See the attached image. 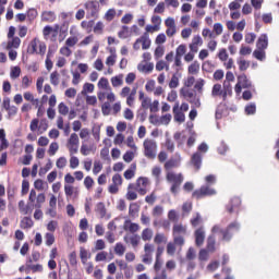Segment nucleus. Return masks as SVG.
Instances as JSON below:
<instances>
[{
  "instance_id": "f257e3e1",
  "label": "nucleus",
  "mask_w": 279,
  "mask_h": 279,
  "mask_svg": "<svg viewBox=\"0 0 279 279\" xmlns=\"http://www.w3.org/2000/svg\"><path fill=\"white\" fill-rule=\"evenodd\" d=\"M239 223L233 222L231 225H229V227L227 228L226 231L221 230V227H219L218 225L214 226L211 229V235L208 236L207 239V252H215L216 247H215V234H222V241H230V239H232V235L234 234V232H239Z\"/></svg>"
},
{
  "instance_id": "f03ea898",
  "label": "nucleus",
  "mask_w": 279,
  "mask_h": 279,
  "mask_svg": "<svg viewBox=\"0 0 279 279\" xmlns=\"http://www.w3.org/2000/svg\"><path fill=\"white\" fill-rule=\"evenodd\" d=\"M169 221L175 222V209H170L168 213ZM167 254L173 256L175 254V223L172 225V241L167 244Z\"/></svg>"
},
{
  "instance_id": "7ed1b4c3",
  "label": "nucleus",
  "mask_w": 279,
  "mask_h": 279,
  "mask_svg": "<svg viewBox=\"0 0 279 279\" xmlns=\"http://www.w3.org/2000/svg\"><path fill=\"white\" fill-rule=\"evenodd\" d=\"M231 94L232 88H230L227 82L223 83V89L221 88V84H215L211 89V97H221L222 99H226V97Z\"/></svg>"
},
{
  "instance_id": "20e7f679",
  "label": "nucleus",
  "mask_w": 279,
  "mask_h": 279,
  "mask_svg": "<svg viewBox=\"0 0 279 279\" xmlns=\"http://www.w3.org/2000/svg\"><path fill=\"white\" fill-rule=\"evenodd\" d=\"M211 195H217V191L210 185H203L199 190L193 192V197L196 199H202V197H210Z\"/></svg>"
},
{
  "instance_id": "39448f33",
  "label": "nucleus",
  "mask_w": 279,
  "mask_h": 279,
  "mask_svg": "<svg viewBox=\"0 0 279 279\" xmlns=\"http://www.w3.org/2000/svg\"><path fill=\"white\" fill-rule=\"evenodd\" d=\"M143 145H144V155L146 156V158H151L154 160V158H156V150H154L157 147L156 142L149 138H146Z\"/></svg>"
},
{
  "instance_id": "423d86ee",
  "label": "nucleus",
  "mask_w": 279,
  "mask_h": 279,
  "mask_svg": "<svg viewBox=\"0 0 279 279\" xmlns=\"http://www.w3.org/2000/svg\"><path fill=\"white\" fill-rule=\"evenodd\" d=\"M252 87V82L247 80V75L241 74L238 76V83L235 85V93L236 95H241V90L243 88Z\"/></svg>"
},
{
  "instance_id": "0eeeda50",
  "label": "nucleus",
  "mask_w": 279,
  "mask_h": 279,
  "mask_svg": "<svg viewBox=\"0 0 279 279\" xmlns=\"http://www.w3.org/2000/svg\"><path fill=\"white\" fill-rule=\"evenodd\" d=\"M75 45H77V36L75 35L70 36L65 40V46L60 48V53H64V51H66L65 56L66 58H69L73 53V51L71 50V47H75Z\"/></svg>"
},
{
  "instance_id": "6e6552de",
  "label": "nucleus",
  "mask_w": 279,
  "mask_h": 279,
  "mask_svg": "<svg viewBox=\"0 0 279 279\" xmlns=\"http://www.w3.org/2000/svg\"><path fill=\"white\" fill-rule=\"evenodd\" d=\"M68 145L70 153L77 154V149L80 148V136H77V133H72L70 135Z\"/></svg>"
},
{
  "instance_id": "1a4fd4ad",
  "label": "nucleus",
  "mask_w": 279,
  "mask_h": 279,
  "mask_svg": "<svg viewBox=\"0 0 279 279\" xmlns=\"http://www.w3.org/2000/svg\"><path fill=\"white\" fill-rule=\"evenodd\" d=\"M85 10H92L89 15H86V19H90V16H96L97 19V12H99V1L97 0H90L84 4Z\"/></svg>"
},
{
  "instance_id": "9d476101",
  "label": "nucleus",
  "mask_w": 279,
  "mask_h": 279,
  "mask_svg": "<svg viewBox=\"0 0 279 279\" xmlns=\"http://www.w3.org/2000/svg\"><path fill=\"white\" fill-rule=\"evenodd\" d=\"M194 239L196 247H202L204 245V241H206V231L204 230V227L195 230Z\"/></svg>"
},
{
  "instance_id": "9b49d317",
  "label": "nucleus",
  "mask_w": 279,
  "mask_h": 279,
  "mask_svg": "<svg viewBox=\"0 0 279 279\" xmlns=\"http://www.w3.org/2000/svg\"><path fill=\"white\" fill-rule=\"evenodd\" d=\"M202 45H204V39H202V36L195 35L192 38V43L190 44V51H192V53H197V51H199V47H202Z\"/></svg>"
},
{
  "instance_id": "f8f14e48",
  "label": "nucleus",
  "mask_w": 279,
  "mask_h": 279,
  "mask_svg": "<svg viewBox=\"0 0 279 279\" xmlns=\"http://www.w3.org/2000/svg\"><path fill=\"white\" fill-rule=\"evenodd\" d=\"M124 230L125 232H131V234H134L135 232H138L141 230V226L136 222H132L130 218L124 220Z\"/></svg>"
},
{
  "instance_id": "ddd939ff",
  "label": "nucleus",
  "mask_w": 279,
  "mask_h": 279,
  "mask_svg": "<svg viewBox=\"0 0 279 279\" xmlns=\"http://www.w3.org/2000/svg\"><path fill=\"white\" fill-rule=\"evenodd\" d=\"M141 181H142V186L144 187L137 189V193H140V195H147V184H149V179L147 177H140L136 180L137 186H141Z\"/></svg>"
},
{
  "instance_id": "4468645a",
  "label": "nucleus",
  "mask_w": 279,
  "mask_h": 279,
  "mask_svg": "<svg viewBox=\"0 0 279 279\" xmlns=\"http://www.w3.org/2000/svg\"><path fill=\"white\" fill-rule=\"evenodd\" d=\"M169 88H171V92L168 94L167 100L168 101H175V72H172L171 80L169 82Z\"/></svg>"
},
{
  "instance_id": "2eb2a0df",
  "label": "nucleus",
  "mask_w": 279,
  "mask_h": 279,
  "mask_svg": "<svg viewBox=\"0 0 279 279\" xmlns=\"http://www.w3.org/2000/svg\"><path fill=\"white\" fill-rule=\"evenodd\" d=\"M137 43L142 44V49L147 50L151 47V38H149V34L143 33V35L137 38Z\"/></svg>"
},
{
  "instance_id": "dca6fc26",
  "label": "nucleus",
  "mask_w": 279,
  "mask_h": 279,
  "mask_svg": "<svg viewBox=\"0 0 279 279\" xmlns=\"http://www.w3.org/2000/svg\"><path fill=\"white\" fill-rule=\"evenodd\" d=\"M269 47V37H267V34H262L256 43V48L257 49H267Z\"/></svg>"
},
{
  "instance_id": "f3484780",
  "label": "nucleus",
  "mask_w": 279,
  "mask_h": 279,
  "mask_svg": "<svg viewBox=\"0 0 279 279\" xmlns=\"http://www.w3.org/2000/svg\"><path fill=\"white\" fill-rule=\"evenodd\" d=\"M241 206V198L233 197L227 206L228 213H239V207Z\"/></svg>"
},
{
  "instance_id": "a211bd4d",
  "label": "nucleus",
  "mask_w": 279,
  "mask_h": 279,
  "mask_svg": "<svg viewBox=\"0 0 279 279\" xmlns=\"http://www.w3.org/2000/svg\"><path fill=\"white\" fill-rule=\"evenodd\" d=\"M59 43H62L69 36V21L64 20L59 28Z\"/></svg>"
},
{
  "instance_id": "6ab92c4d",
  "label": "nucleus",
  "mask_w": 279,
  "mask_h": 279,
  "mask_svg": "<svg viewBox=\"0 0 279 279\" xmlns=\"http://www.w3.org/2000/svg\"><path fill=\"white\" fill-rule=\"evenodd\" d=\"M136 175V162L131 163L130 168L126 169L123 173L125 180H132Z\"/></svg>"
},
{
  "instance_id": "aec40b11",
  "label": "nucleus",
  "mask_w": 279,
  "mask_h": 279,
  "mask_svg": "<svg viewBox=\"0 0 279 279\" xmlns=\"http://www.w3.org/2000/svg\"><path fill=\"white\" fill-rule=\"evenodd\" d=\"M27 53H31L32 56H34V53H38V37L31 40L27 47Z\"/></svg>"
},
{
  "instance_id": "412c9836",
  "label": "nucleus",
  "mask_w": 279,
  "mask_h": 279,
  "mask_svg": "<svg viewBox=\"0 0 279 279\" xmlns=\"http://www.w3.org/2000/svg\"><path fill=\"white\" fill-rule=\"evenodd\" d=\"M166 178L168 182H171L170 191L172 195H175V172H168Z\"/></svg>"
},
{
  "instance_id": "4be33fe9",
  "label": "nucleus",
  "mask_w": 279,
  "mask_h": 279,
  "mask_svg": "<svg viewBox=\"0 0 279 279\" xmlns=\"http://www.w3.org/2000/svg\"><path fill=\"white\" fill-rule=\"evenodd\" d=\"M236 64L240 71H247L250 69V61L245 60L243 57L236 59Z\"/></svg>"
},
{
  "instance_id": "5701e85b",
  "label": "nucleus",
  "mask_w": 279,
  "mask_h": 279,
  "mask_svg": "<svg viewBox=\"0 0 279 279\" xmlns=\"http://www.w3.org/2000/svg\"><path fill=\"white\" fill-rule=\"evenodd\" d=\"M10 39L7 49H19L21 47V37H11Z\"/></svg>"
},
{
  "instance_id": "b1692460",
  "label": "nucleus",
  "mask_w": 279,
  "mask_h": 279,
  "mask_svg": "<svg viewBox=\"0 0 279 279\" xmlns=\"http://www.w3.org/2000/svg\"><path fill=\"white\" fill-rule=\"evenodd\" d=\"M137 69L142 71V73H151L154 71V64L151 62L145 63V64H137Z\"/></svg>"
},
{
  "instance_id": "393cba45",
  "label": "nucleus",
  "mask_w": 279,
  "mask_h": 279,
  "mask_svg": "<svg viewBox=\"0 0 279 279\" xmlns=\"http://www.w3.org/2000/svg\"><path fill=\"white\" fill-rule=\"evenodd\" d=\"M98 88L101 90H111L110 89V82H108V78L102 76L98 81Z\"/></svg>"
},
{
  "instance_id": "a878e982",
  "label": "nucleus",
  "mask_w": 279,
  "mask_h": 279,
  "mask_svg": "<svg viewBox=\"0 0 279 279\" xmlns=\"http://www.w3.org/2000/svg\"><path fill=\"white\" fill-rule=\"evenodd\" d=\"M192 165L196 168V169H201L202 167V154L201 153H195L192 156Z\"/></svg>"
},
{
  "instance_id": "bb28decb",
  "label": "nucleus",
  "mask_w": 279,
  "mask_h": 279,
  "mask_svg": "<svg viewBox=\"0 0 279 279\" xmlns=\"http://www.w3.org/2000/svg\"><path fill=\"white\" fill-rule=\"evenodd\" d=\"M187 73L190 75H197L199 73V62L194 61L190 66L187 68Z\"/></svg>"
},
{
  "instance_id": "cd10ccee",
  "label": "nucleus",
  "mask_w": 279,
  "mask_h": 279,
  "mask_svg": "<svg viewBox=\"0 0 279 279\" xmlns=\"http://www.w3.org/2000/svg\"><path fill=\"white\" fill-rule=\"evenodd\" d=\"M111 84H112L113 88H117V87L123 85V74H118V75L111 77Z\"/></svg>"
},
{
  "instance_id": "c85d7f7f",
  "label": "nucleus",
  "mask_w": 279,
  "mask_h": 279,
  "mask_svg": "<svg viewBox=\"0 0 279 279\" xmlns=\"http://www.w3.org/2000/svg\"><path fill=\"white\" fill-rule=\"evenodd\" d=\"M131 34H130V27L128 25H122V29L118 32V37L125 39V38H130Z\"/></svg>"
},
{
  "instance_id": "c756f323",
  "label": "nucleus",
  "mask_w": 279,
  "mask_h": 279,
  "mask_svg": "<svg viewBox=\"0 0 279 279\" xmlns=\"http://www.w3.org/2000/svg\"><path fill=\"white\" fill-rule=\"evenodd\" d=\"M136 156V151L134 149H129L123 154V160L124 162H132L134 160V157Z\"/></svg>"
},
{
  "instance_id": "7c9ffc66",
  "label": "nucleus",
  "mask_w": 279,
  "mask_h": 279,
  "mask_svg": "<svg viewBox=\"0 0 279 279\" xmlns=\"http://www.w3.org/2000/svg\"><path fill=\"white\" fill-rule=\"evenodd\" d=\"M140 208L141 206L138 205V203H131L129 207L130 217H136V215H138Z\"/></svg>"
},
{
  "instance_id": "2f4dec72",
  "label": "nucleus",
  "mask_w": 279,
  "mask_h": 279,
  "mask_svg": "<svg viewBox=\"0 0 279 279\" xmlns=\"http://www.w3.org/2000/svg\"><path fill=\"white\" fill-rule=\"evenodd\" d=\"M10 77L11 80H19V77H21V66L19 65L12 66L10 72Z\"/></svg>"
},
{
  "instance_id": "473e14b6",
  "label": "nucleus",
  "mask_w": 279,
  "mask_h": 279,
  "mask_svg": "<svg viewBox=\"0 0 279 279\" xmlns=\"http://www.w3.org/2000/svg\"><path fill=\"white\" fill-rule=\"evenodd\" d=\"M213 34L215 38H217V36H221L223 34V24L215 23L213 27Z\"/></svg>"
},
{
  "instance_id": "72a5a7b5",
  "label": "nucleus",
  "mask_w": 279,
  "mask_h": 279,
  "mask_svg": "<svg viewBox=\"0 0 279 279\" xmlns=\"http://www.w3.org/2000/svg\"><path fill=\"white\" fill-rule=\"evenodd\" d=\"M80 258H81V263L83 265H86V260H88V258H90V254H88V251H86V248H84V246H81Z\"/></svg>"
},
{
  "instance_id": "f704fd0d",
  "label": "nucleus",
  "mask_w": 279,
  "mask_h": 279,
  "mask_svg": "<svg viewBox=\"0 0 279 279\" xmlns=\"http://www.w3.org/2000/svg\"><path fill=\"white\" fill-rule=\"evenodd\" d=\"M153 226H155V228H158V226H162V228H165V230H169L171 228V221L165 219L162 220H154Z\"/></svg>"
},
{
  "instance_id": "c9c22d12",
  "label": "nucleus",
  "mask_w": 279,
  "mask_h": 279,
  "mask_svg": "<svg viewBox=\"0 0 279 279\" xmlns=\"http://www.w3.org/2000/svg\"><path fill=\"white\" fill-rule=\"evenodd\" d=\"M38 16V11L35 8H31L26 12V19L32 23V21H35V19Z\"/></svg>"
},
{
  "instance_id": "e433bc0d",
  "label": "nucleus",
  "mask_w": 279,
  "mask_h": 279,
  "mask_svg": "<svg viewBox=\"0 0 279 279\" xmlns=\"http://www.w3.org/2000/svg\"><path fill=\"white\" fill-rule=\"evenodd\" d=\"M45 186H48L45 180L37 179L34 181V189H36V191H45Z\"/></svg>"
},
{
  "instance_id": "4c0bfd02",
  "label": "nucleus",
  "mask_w": 279,
  "mask_h": 279,
  "mask_svg": "<svg viewBox=\"0 0 279 279\" xmlns=\"http://www.w3.org/2000/svg\"><path fill=\"white\" fill-rule=\"evenodd\" d=\"M31 269H32L33 274H36L38 271H43V265H40V264H35V265L29 264V265H27L26 269H25L26 274H29Z\"/></svg>"
},
{
  "instance_id": "58836bf2",
  "label": "nucleus",
  "mask_w": 279,
  "mask_h": 279,
  "mask_svg": "<svg viewBox=\"0 0 279 279\" xmlns=\"http://www.w3.org/2000/svg\"><path fill=\"white\" fill-rule=\"evenodd\" d=\"M241 3H243V0H233L232 2H230L228 5L230 12L241 10Z\"/></svg>"
},
{
  "instance_id": "ea45409f",
  "label": "nucleus",
  "mask_w": 279,
  "mask_h": 279,
  "mask_svg": "<svg viewBox=\"0 0 279 279\" xmlns=\"http://www.w3.org/2000/svg\"><path fill=\"white\" fill-rule=\"evenodd\" d=\"M114 254H117V256H123V254H125V245L121 242L116 243Z\"/></svg>"
},
{
  "instance_id": "a19ab883",
  "label": "nucleus",
  "mask_w": 279,
  "mask_h": 279,
  "mask_svg": "<svg viewBox=\"0 0 279 279\" xmlns=\"http://www.w3.org/2000/svg\"><path fill=\"white\" fill-rule=\"evenodd\" d=\"M94 92H95V84L85 83L83 85V90L81 93H82V95H88V93H94Z\"/></svg>"
},
{
  "instance_id": "79ce46f5",
  "label": "nucleus",
  "mask_w": 279,
  "mask_h": 279,
  "mask_svg": "<svg viewBox=\"0 0 279 279\" xmlns=\"http://www.w3.org/2000/svg\"><path fill=\"white\" fill-rule=\"evenodd\" d=\"M153 26H155L156 31L160 32V25L162 23V19L160 17V15H153L150 19Z\"/></svg>"
},
{
  "instance_id": "37998d69",
  "label": "nucleus",
  "mask_w": 279,
  "mask_h": 279,
  "mask_svg": "<svg viewBox=\"0 0 279 279\" xmlns=\"http://www.w3.org/2000/svg\"><path fill=\"white\" fill-rule=\"evenodd\" d=\"M50 84H52V86L60 84V74L56 70L50 74Z\"/></svg>"
},
{
  "instance_id": "c03bdc74",
  "label": "nucleus",
  "mask_w": 279,
  "mask_h": 279,
  "mask_svg": "<svg viewBox=\"0 0 279 279\" xmlns=\"http://www.w3.org/2000/svg\"><path fill=\"white\" fill-rule=\"evenodd\" d=\"M43 14H47V16H43L41 21L53 23L56 21V12L53 11H45Z\"/></svg>"
},
{
  "instance_id": "a18cd8bd",
  "label": "nucleus",
  "mask_w": 279,
  "mask_h": 279,
  "mask_svg": "<svg viewBox=\"0 0 279 279\" xmlns=\"http://www.w3.org/2000/svg\"><path fill=\"white\" fill-rule=\"evenodd\" d=\"M49 129V121L46 118H43L39 121V134H45V131Z\"/></svg>"
},
{
  "instance_id": "49530a36",
  "label": "nucleus",
  "mask_w": 279,
  "mask_h": 279,
  "mask_svg": "<svg viewBox=\"0 0 279 279\" xmlns=\"http://www.w3.org/2000/svg\"><path fill=\"white\" fill-rule=\"evenodd\" d=\"M58 149H60V145L58 144V142H52L48 148L49 156H56Z\"/></svg>"
},
{
  "instance_id": "de8ad7c7",
  "label": "nucleus",
  "mask_w": 279,
  "mask_h": 279,
  "mask_svg": "<svg viewBox=\"0 0 279 279\" xmlns=\"http://www.w3.org/2000/svg\"><path fill=\"white\" fill-rule=\"evenodd\" d=\"M29 130H31V132H36V130H38V131L40 130V120L38 118H34L31 121Z\"/></svg>"
},
{
  "instance_id": "09e8293b",
  "label": "nucleus",
  "mask_w": 279,
  "mask_h": 279,
  "mask_svg": "<svg viewBox=\"0 0 279 279\" xmlns=\"http://www.w3.org/2000/svg\"><path fill=\"white\" fill-rule=\"evenodd\" d=\"M110 110H112V106H110V101H105L101 105V112L104 117H108V114H110Z\"/></svg>"
},
{
  "instance_id": "8fccbe9b",
  "label": "nucleus",
  "mask_w": 279,
  "mask_h": 279,
  "mask_svg": "<svg viewBox=\"0 0 279 279\" xmlns=\"http://www.w3.org/2000/svg\"><path fill=\"white\" fill-rule=\"evenodd\" d=\"M45 239H46V245H48V247H51V245L56 243V235H53L52 232H47L45 235Z\"/></svg>"
},
{
  "instance_id": "3c124183",
  "label": "nucleus",
  "mask_w": 279,
  "mask_h": 279,
  "mask_svg": "<svg viewBox=\"0 0 279 279\" xmlns=\"http://www.w3.org/2000/svg\"><path fill=\"white\" fill-rule=\"evenodd\" d=\"M107 259H108V252H106V251H101V252L97 253L95 256L96 263H101Z\"/></svg>"
},
{
  "instance_id": "603ef678",
  "label": "nucleus",
  "mask_w": 279,
  "mask_h": 279,
  "mask_svg": "<svg viewBox=\"0 0 279 279\" xmlns=\"http://www.w3.org/2000/svg\"><path fill=\"white\" fill-rule=\"evenodd\" d=\"M218 58L220 62L228 61V59H230L228 54V50H226V48L220 49L218 52Z\"/></svg>"
},
{
  "instance_id": "864d4df0",
  "label": "nucleus",
  "mask_w": 279,
  "mask_h": 279,
  "mask_svg": "<svg viewBox=\"0 0 279 279\" xmlns=\"http://www.w3.org/2000/svg\"><path fill=\"white\" fill-rule=\"evenodd\" d=\"M59 114L62 117H66V113L69 112V107L64 104V101H61L58 105Z\"/></svg>"
},
{
  "instance_id": "5fc2aeb1",
  "label": "nucleus",
  "mask_w": 279,
  "mask_h": 279,
  "mask_svg": "<svg viewBox=\"0 0 279 279\" xmlns=\"http://www.w3.org/2000/svg\"><path fill=\"white\" fill-rule=\"evenodd\" d=\"M253 56L256 58V60H260V62H263V60L266 58L265 50L258 48L254 50Z\"/></svg>"
},
{
  "instance_id": "6e6d98bb",
  "label": "nucleus",
  "mask_w": 279,
  "mask_h": 279,
  "mask_svg": "<svg viewBox=\"0 0 279 279\" xmlns=\"http://www.w3.org/2000/svg\"><path fill=\"white\" fill-rule=\"evenodd\" d=\"M29 193V180L23 179L21 195H27Z\"/></svg>"
},
{
  "instance_id": "4d7b16f0",
  "label": "nucleus",
  "mask_w": 279,
  "mask_h": 279,
  "mask_svg": "<svg viewBox=\"0 0 279 279\" xmlns=\"http://www.w3.org/2000/svg\"><path fill=\"white\" fill-rule=\"evenodd\" d=\"M156 45H165L167 43V35L165 33H159L155 39Z\"/></svg>"
},
{
  "instance_id": "13d9d810",
  "label": "nucleus",
  "mask_w": 279,
  "mask_h": 279,
  "mask_svg": "<svg viewBox=\"0 0 279 279\" xmlns=\"http://www.w3.org/2000/svg\"><path fill=\"white\" fill-rule=\"evenodd\" d=\"M169 69V63L167 61L159 60L156 63V71H165Z\"/></svg>"
},
{
  "instance_id": "bf43d9fd",
  "label": "nucleus",
  "mask_w": 279,
  "mask_h": 279,
  "mask_svg": "<svg viewBox=\"0 0 279 279\" xmlns=\"http://www.w3.org/2000/svg\"><path fill=\"white\" fill-rule=\"evenodd\" d=\"M114 145H123L125 143V135L123 133H118L113 138Z\"/></svg>"
},
{
  "instance_id": "052dcab7",
  "label": "nucleus",
  "mask_w": 279,
  "mask_h": 279,
  "mask_svg": "<svg viewBox=\"0 0 279 279\" xmlns=\"http://www.w3.org/2000/svg\"><path fill=\"white\" fill-rule=\"evenodd\" d=\"M126 147H131V149H133L134 151H136L138 149V147L134 143V136L129 135L126 137Z\"/></svg>"
},
{
  "instance_id": "680f3d73",
  "label": "nucleus",
  "mask_w": 279,
  "mask_h": 279,
  "mask_svg": "<svg viewBox=\"0 0 279 279\" xmlns=\"http://www.w3.org/2000/svg\"><path fill=\"white\" fill-rule=\"evenodd\" d=\"M114 16H117V10H114V9H109L105 13L106 21H112L114 19Z\"/></svg>"
},
{
  "instance_id": "e2e57ef3",
  "label": "nucleus",
  "mask_w": 279,
  "mask_h": 279,
  "mask_svg": "<svg viewBox=\"0 0 279 279\" xmlns=\"http://www.w3.org/2000/svg\"><path fill=\"white\" fill-rule=\"evenodd\" d=\"M142 239L143 241H151V230H149V228L142 231Z\"/></svg>"
},
{
  "instance_id": "0e129e2a",
  "label": "nucleus",
  "mask_w": 279,
  "mask_h": 279,
  "mask_svg": "<svg viewBox=\"0 0 279 279\" xmlns=\"http://www.w3.org/2000/svg\"><path fill=\"white\" fill-rule=\"evenodd\" d=\"M208 250L206 248H202L198 253V260L204 262V260H208Z\"/></svg>"
},
{
  "instance_id": "69168bd1",
  "label": "nucleus",
  "mask_w": 279,
  "mask_h": 279,
  "mask_svg": "<svg viewBox=\"0 0 279 279\" xmlns=\"http://www.w3.org/2000/svg\"><path fill=\"white\" fill-rule=\"evenodd\" d=\"M56 51H58V44L49 45L46 58H51V56H53V53H56Z\"/></svg>"
},
{
  "instance_id": "338daca9",
  "label": "nucleus",
  "mask_w": 279,
  "mask_h": 279,
  "mask_svg": "<svg viewBox=\"0 0 279 279\" xmlns=\"http://www.w3.org/2000/svg\"><path fill=\"white\" fill-rule=\"evenodd\" d=\"M165 56V48L162 46H157L155 49V58L158 60L159 58H162Z\"/></svg>"
},
{
  "instance_id": "774afa93",
  "label": "nucleus",
  "mask_w": 279,
  "mask_h": 279,
  "mask_svg": "<svg viewBox=\"0 0 279 279\" xmlns=\"http://www.w3.org/2000/svg\"><path fill=\"white\" fill-rule=\"evenodd\" d=\"M246 114H255L256 113V104L252 102L245 107Z\"/></svg>"
}]
</instances>
